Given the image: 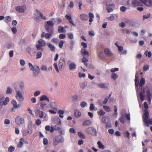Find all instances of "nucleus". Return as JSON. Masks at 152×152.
<instances>
[{
    "instance_id": "obj_1",
    "label": "nucleus",
    "mask_w": 152,
    "mask_h": 152,
    "mask_svg": "<svg viewBox=\"0 0 152 152\" xmlns=\"http://www.w3.org/2000/svg\"><path fill=\"white\" fill-rule=\"evenodd\" d=\"M17 84H15L14 85V89L16 93L15 97L16 99L19 102H22L24 98V93L22 91H20L17 87Z\"/></svg>"
},
{
    "instance_id": "obj_2",
    "label": "nucleus",
    "mask_w": 152,
    "mask_h": 152,
    "mask_svg": "<svg viewBox=\"0 0 152 152\" xmlns=\"http://www.w3.org/2000/svg\"><path fill=\"white\" fill-rule=\"evenodd\" d=\"M144 116L143 117V120L147 126H149L150 125H152V119L148 118L149 113L148 111L145 110L144 111Z\"/></svg>"
},
{
    "instance_id": "obj_3",
    "label": "nucleus",
    "mask_w": 152,
    "mask_h": 152,
    "mask_svg": "<svg viewBox=\"0 0 152 152\" xmlns=\"http://www.w3.org/2000/svg\"><path fill=\"white\" fill-rule=\"evenodd\" d=\"M36 13H35L34 16V20L37 21L40 20V17L44 20H46V17L44 16L43 14L39 10H36Z\"/></svg>"
},
{
    "instance_id": "obj_4",
    "label": "nucleus",
    "mask_w": 152,
    "mask_h": 152,
    "mask_svg": "<svg viewBox=\"0 0 152 152\" xmlns=\"http://www.w3.org/2000/svg\"><path fill=\"white\" fill-rule=\"evenodd\" d=\"M64 141V139L63 137L61 136H58L56 137L53 141V145L56 146L58 143H62Z\"/></svg>"
},
{
    "instance_id": "obj_5",
    "label": "nucleus",
    "mask_w": 152,
    "mask_h": 152,
    "mask_svg": "<svg viewBox=\"0 0 152 152\" xmlns=\"http://www.w3.org/2000/svg\"><path fill=\"white\" fill-rule=\"evenodd\" d=\"M4 97L3 95H0V109L2 107L3 105H6L7 104V103L9 101V98L8 97L6 98L4 100Z\"/></svg>"
},
{
    "instance_id": "obj_6",
    "label": "nucleus",
    "mask_w": 152,
    "mask_h": 152,
    "mask_svg": "<svg viewBox=\"0 0 152 152\" xmlns=\"http://www.w3.org/2000/svg\"><path fill=\"white\" fill-rule=\"evenodd\" d=\"M15 122L19 126H23L24 123V119L20 116H18L15 118Z\"/></svg>"
},
{
    "instance_id": "obj_7",
    "label": "nucleus",
    "mask_w": 152,
    "mask_h": 152,
    "mask_svg": "<svg viewBox=\"0 0 152 152\" xmlns=\"http://www.w3.org/2000/svg\"><path fill=\"white\" fill-rule=\"evenodd\" d=\"M85 131L87 133L91 135L96 136L97 135L96 131V129L93 127H88L86 129Z\"/></svg>"
},
{
    "instance_id": "obj_8",
    "label": "nucleus",
    "mask_w": 152,
    "mask_h": 152,
    "mask_svg": "<svg viewBox=\"0 0 152 152\" xmlns=\"http://www.w3.org/2000/svg\"><path fill=\"white\" fill-rule=\"evenodd\" d=\"M66 62L64 58L61 57L60 59L58 64L59 69L60 70H62L64 68Z\"/></svg>"
},
{
    "instance_id": "obj_9",
    "label": "nucleus",
    "mask_w": 152,
    "mask_h": 152,
    "mask_svg": "<svg viewBox=\"0 0 152 152\" xmlns=\"http://www.w3.org/2000/svg\"><path fill=\"white\" fill-rule=\"evenodd\" d=\"M36 49L34 47L30 46L28 47L26 49V50L31 56H33L36 53Z\"/></svg>"
},
{
    "instance_id": "obj_10",
    "label": "nucleus",
    "mask_w": 152,
    "mask_h": 152,
    "mask_svg": "<svg viewBox=\"0 0 152 152\" xmlns=\"http://www.w3.org/2000/svg\"><path fill=\"white\" fill-rule=\"evenodd\" d=\"M16 10L20 13H23L26 10V7L24 6H17L15 7Z\"/></svg>"
},
{
    "instance_id": "obj_11",
    "label": "nucleus",
    "mask_w": 152,
    "mask_h": 152,
    "mask_svg": "<svg viewBox=\"0 0 152 152\" xmlns=\"http://www.w3.org/2000/svg\"><path fill=\"white\" fill-rule=\"evenodd\" d=\"M142 4L149 7H152V0H140Z\"/></svg>"
},
{
    "instance_id": "obj_12",
    "label": "nucleus",
    "mask_w": 152,
    "mask_h": 152,
    "mask_svg": "<svg viewBox=\"0 0 152 152\" xmlns=\"http://www.w3.org/2000/svg\"><path fill=\"white\" fill-rule=\"evenodd\" d=\"M132 3L133 6L134 7L142 6H143L142 3L140 1V0L138 1L137 0H133L132 1Z\"/></svg>"
},
{
    "instance_id": "obj_13",
    "label": "nucleus",
    "mask_w": 152,
    "mask_h": 152,
    "mask_svg": "<svg viewBox=\"0 0 152 152\" xmlns=\"http://www.w3.org/2000/svg\"><path fill=\"white\" fill-rule=\"evenodd\" d=\"M12 104L13 105V107L12 109V112H15V109L18 108L20 107V105L18 104L14 100H12Z\"/></svg>"
},
{
    "instance_id": "obj_14",
    "label": "nucleus",
    "mask_w": 152,
    "mask_h": 152,
    "mask_svg": "<svg viewBox=\"0 0 152 152\" xmlns=\"http://www.w3.org/2000/svg\"><path fill=\"white\" fill-rule=\"evenodd\" d=\"M36 113H38L39 114V117L41 118H45L46 117V114L43 111H40V110L39 109H37V111L35 112Z\"/></svg>"
},
{
    "instance_id": "obj_15",
    "label": "nucleus",
    "mask_w": 152,
    "mask_h": 152,
    "mask_svg": "<svg viewBox=\"0 0 152 152\" xmlns=\"http://www.w3.org/2000/svg\"><path fill=\"white\" fill-rule=\"evenodd\" d=\"M80 53L83 57H88L89 56V53L85 49H81L80 50Z\"/></svg>"
},
{
    "instance_id": "obj_16",
    "label": "nucleus",
    "mask_w": 152,
    "mask_h": 152,
    "mask_svg": "<svg viewBox=\"0 0 152 152\" xmlns=\"http://www.w3.org/2000/svg\"><path fill=\"white\" fill-rule=\"evenodd\" d=\"M40 71V69L39 66H37L35 67V69L33 70V75L34 76L37 77Z\"/></svg>"
},
{
    "instance_id": "obj_17",
    "label": "nucleus",
    "mask_w": 152,
    "mask_h": 152,
    "mask_svg": "<svg viewBox=\"0 0 152 152\" xmlns=\"http://www.w3.org/2000/svg\"><path fill=\"white\" fill-rule=\"evenodd\" d=\"M45 28L47 32L53 34V27L45 25Z\"/></svg>"
},
{
    "instance_id": "obj_18",
    "label": "nucleus",
    "mask_w": 152,
    "mask_h": 152,
    "mask_svg": "<svg viewBox=\"0 0 152 152\" xmlns=\"http://www.w3.org/2000/svg\"><path fill=\"white\" fill-rule=\"evenodd\" d=\"M145 91L143 89L139 94L140 98L142 101H143L145 97Z\"/></svg>"
},
{
    "instance_id": "obj_19",
    "label": "nucleus",
    "mask_w": 152,
    "mask_h": 152,
    "mask_svg": "<svg viewBox=\"0 0 152 152\" xmlns=\"http://www.w3.org/2000/svg\"><path fill=\"white\" fill-rule=\"evenodd\" d=\"M41 107L42 108L43 110L45 111L46 110V109L48 107L46 104L44 102H41L40 104Z\"/></svg>"
},
{
    "instance_id": "obj_20",
    "label": "nucleus",
    "mask_w": 152,
    "mask_h": 152,
    "mask_svg": "<svg viewBox=\"0 0 152 152\" xmlns=\"http://www.w3.org/2000/svg\"><path fill=\"white\" fill-rule=\"evenodd\" d=\"M105 54L107 56H111L112 55L113 53H111L110 50L108 49H105L104 50Z\"/></svg>"
},
{
    "instance_id": "obj_21",
    "label": "nucleus",
    "mask_w": 152,
    "mask_h": 152,
    "mask_svg": "<svg viewBox=\"0 0 152 152\" xmlns=\"http://www.w3.org/2000/svg\"><path fill=\"white\" fill-rule=\"evenodd\" d=\"M44 100H46L48 102L49 101V98L46 95H43L41 96L40 99V101H42Z\"/></svg>"
},
{
    "instance_id": "obj_22",
    "label": "nucleus",
    "mask_w": 152,
    "mask_h": 152,
    "mask_svg": "<svg viewBox=\"0 0 152 152\" xmlns=\"http://www.w3.org/2000/svg\"><path fill=\"white\" fill-rule=\"evenodd\" d=\"M91 123V122L89 120L85 121L83 123V126H88Z\"/></svg>"
},
{
    "instance_id": "obj_23",
    "label": "nucleus",
    "mask_w": 152,
    "mask_h": 152,
    "mask_svg": "<svg viewBox=\"0 0 152 152\" xmlns=\"http://www.w3.org/2000/svg\"><path fill=\"white\" fill-rule=\"evenodd\" d=\"M80 18L82 20H87L88 18L86 14H82L80 15Z\"/></svg>"
},
{
    "instance_id": "obj_24",
    "label": "nucleus",
    "mask_w": 152,
    "mask_h": 152,
    "mask_svg": "<svg viewBox=\"0 0 152 152\" xmlns=\"http://www.w3.org/2000/svg\"><path fill=\"white\" fill-rule=\"evenodd\" d=\"M80 87L82 89H84L87 86V83L86 82H81L79 84Z\"/></svg>"
},
{
    "instance_id": "obj_25",
    "label": "nucleus",
    "mask_w": 152,
    "mask_h": 152,
    "mask_svg": "<svg viewBox=\"0 0 152 152\" xmlns=\"http://www.w3.org/2000/svg\"><path fill=\"white\" fill-rule=\"evenodd\" d=\"M89 17V22H90L89 25H91V22L93 21V19L94 18V16L93 14L91 12H90L88 14Z\"/></svg>"
},
{
    "instance_id": "obj_26",
    "label": "nucleus",
    "mask_w": 152,
    "mask_h": 152,
    "mask_svg": "<svg viewBox=\"0 0 152 152\" xmlns=\"http://www.w3.org/2000/svg\"><path fill=\"white\" fill-rule=\"evenodd\" d=\"M145 80L144 78L142 77L140 80L139 86L141 87V89L142 90V87L144 86L145 84Z\"/></svg>"
},
{
    "instance_id": "obj_27",
    "label": "nucleus",
    "mask_w": 152,
    "mask_h": 152,
    "mask_svg": "<svg viewBox=\"0 0 152 152\" xmlns=\"http://www.w3.org/2000/svg\"><path fill=\"white\" fill-rule=\"evenodd\" d=\"M32 132V130L31 129H28L23 132V134L24 135H26L27 134H31Z\"/></svg>"
},
{
    "instance_id": "obj_28",
    "label": "nucleus",
    "mask_w": 152,
    "mask_h": 152,
    "mask_svg": "<svg viewBox=\"0 0 152 152\" xmlns=\"http://www.w3.org/2000/svg\"><path fill=\"white\" fill-rule=\"evenodd\" d=\"M38 42L39 45L42 47H44L45 45L46 42L45 41L42 39H40L39 40Z\"/></svg>"
},
{
    "instance_id": "obj_29",
    "label": "nucleus",
    "mask_w": 152,
    "mask_h": 152,
    "mask_svg": "<svg viewBox=\"0 0 152 152\" xmlns=\"http://www.w3.org/2000/svg\"><path fill=\"white\" fill-rule=\"evenodd\" d=\"M47 45L50 48V50L52 52H54L55 51V47L54 45H52L51 44L48 43L47 44Z\"/></svg>"
},
{
    "instance_id": "obj_30",
    "label": "nucleus",
    "mask_w": 152,
    "mask_h": 152,
    "mask_svg": "<svg viewBox=\"0 0 152 152\" xmlns=\"http://www.w3.org/2000/svg\"><path fill=\"white\" fill-rule=\"evenodd\" d=\"M54 25V22L52 21H47L45 25L47 26H50L53 27Z\"/></svg>"
},
{
    "instance_id": "obj_31",
    "label": "nucleus",
    "mask_w": 152,
    "mask_h": 152,
    "mask_svg": "<svg viewBox=\"0 0 152 152\" xmlns=\"http://www.w3.org/2000/svg\"><path fill=\"white\" fill-rule=\"evenodd\" d=\"M103 4L107 6V7H109L110 6H113L114 4H111L110 3V2L108 1H104L103 2Z\"/></svg>"
},
{
    "instance_id": "obj_32",
    "label": "nucleus",
    "mask_w": 152,
    "mask_h": 152,
    "mask_svg": "<svg viewBox=\"0 0 152 152\" xmlns=\"http://www.w3.org/2000/svg\"><path fill=\"white\" fill-rule=\"evenodd\" d=\"M76 66L75 64L74 63H72L69 64V69L70 70H73L76 68Z\"/></svg>"
},
{
    "instance_id": "obj_33",
    "label": "nucleus",
    "mask_w": 152,
    "mask_h": 152,
    "mask_svg": "<svg viewBox=\"0 0 152 152\" xmlns=\"http://www.w3.org/2000/svg\"><path fill=\"white\" fill-rule=\"evenodd\" d=\"M24 140V139L23 138H21L20 139V141L19 142L18 144L17 145V147L18 148H21L23 144V141Z\"/></svg>"
},
{
    "instance_id": "obj_34",
    "label": "nucleus",
    "mask_w": 152,
    "mask_h": 152,
    "mask_svg": "<svg viewBox=\"0 0 152 152\" xmlns=\"http://www.w3.org/2000/svg\"><path fill=\"white\" fill-rule=\"evenodd\" d=\"M75 116L77 117H79L81 115V113L77 110L75 111Z\"/></svg>"
},
{
    "instance_id": "obj_35",
    "label": "nucleus",
    "mask_w": 152,
    "mask_h": 152,
    "mask_svg": "<svg viewBox=\"0 0 152 152\" xmlns=\"http://www.w3.org/2000/svg\"><path fill=\"white\" fill-rule=\"evenodd\" d=\"M65 30L64 29L63 27L61 26H59L58 28V31L60 33L64 32Z\"/></svg>"
},
{
    "instance_id": "obj_36",
    "label": "nucleus",
    "mask_w": 152,
    "mask_h": 152,
    "mask_svg": "<svg viewBox=\"0 0 152 152\" xmlns=\"http://www.w3.org/2000/svg\"><path fill=\"white\" fill-rule=\"evenodd\" d=\"M97 144L98 145V147L99 148H102L104 149V147L103 145L101 142L99 141L97 142Z\"/></svg>"
},
{
    "instance_id": "obj_37",
    "label": "nucleus",
    "mask_w": 152,
    "mask_h": 152,
    "mask_svg": "<svg viewBox=\"0 0 152 152\" xmlns=\"http://www.w3.org/2000/svg\"><path fill=\"white\" fill-rule=\"evenodd\" d=\"M124 113L122 114V116L119 118V120L120 122L122 124H124Z\"/></svg>"
},
{
    "instance_id": "obj_38",
    "label": "nucleus",
    "mask_w": 152,
    "mask_h": 152,
    "mask_svg": "<svg viewBox=\"0 0 152 152\" xmlns=\"http://www.w3.org/2000/svg\"><path fill=\"white\" fill-rule=\"evenodd\" d=\"M109 119L107 117H103L102 119V123H107L109 122Z\"/></svg>"
},
{
    "instance_id": "obj_39",
    "label": "nucleus",
    "mask_w": 152,
    "mask_h": 152,
    "mask_svg": "<svg viewBox=\"0 0 152 152\" xmlns=\"http://www.w3.org/2000/svg\"><path fill=\"white\" fill-rule=\"evenodd\" d=\"M99 86L100 88H107V87L106 86V85L104 83H100L99 84Z\"/></svg>"
},
{
    "instance_id": "obj_40",
    "label": "nucleus",
    "mask_w": 152,
    "mask_h": 152,
    "mask_svg": "<svg viewBox=\"0 0 152 152\" xmlns=\"http://www.w3.org/2000/svg\"><path fill=\"white\" fill-rule=\"evenodd\" d=\"M118 77V75L115 73H113L111 75V78L115 80Z\"/></svg>"
},
{
    "instance_id": "obj_41",
    "label": "nucleus",
    "mask_w": 152,
    "mask_h": 152,
    "mask_svg": "<svg viewBox=\"0 0 152 152\" xmlns=\"http://www.w3.org/2000/svg\"><path fill=\"white\" fill-rule=\"evenodd\" d=\"M115 14H112L110 16V17H109L107 18V19H108L109 20H110L111 21H113L114 20V16L115 15Z\"/></svg>"
},
{
    "instance_id": "obj_42",
    "label": "nucleus",
    "mask_w": 152,
    "mask_h": 152,
    "mask_svg": "<svg viewBox=\"0 0 152 152\" xmlns=\"http://www.w3.org/2000/svg\"><path fill=\"white\" fill-rule=\"evenodd\" d=\"M41 69L42 71H48V69L47 66L45 65H42L41 67Z\"/></svg>"
},
{
    "instance_id": "obj_43",
    "label": "nucleus",
    "mask_w": 152,
    "mask_h": 152,
    "mask_svg": "<svg viewBox=\"0 0 152 152\" xmlns=\"http://www.w3.org/2000/svg\"><path fill=\"white\" fill-rule=\"evenodd\" d=\"M5 19L6 20L5 22L6 23H8L11 20V18L10 16H6L5 17Z\"/></svg>"
},
{
    "instance_id": "obj_44",
    "label": "nucleus",
    "mask_w": 152,
    "mask_h": 152,
    "mask_svg": "<svg viewBox=\"0 0 152 152\" xmlns=\"http://www.w3.org/2000/svg\"><path fill=\"white\" fill-rule=\"evenodd\" d=\"M42 56V52L40 51H38L37 52V56L36 57V59H37L41 58Z\"/></svg>"
},
{
    "instance_id": "obj_45",
    "label": "nucleus",
    "mask_w": 152,
    "mask_h": 152,
    "mask_svg": "<svg viewBox=\"0 0 152 152\" xmlns=\"http://www.w3.org/2000/svg\"><path fill=\"white\" fill-rule=\"evenodd\" d=\"M12 90L10 87H8L7 88L6 94H11L12 93Z\"/></svg>"
},
{
    "instance_id": "obj_46",
    "label": "nucleus",
    "mask_w": 152,
    "mask_h": 152,
    "mask_svg": "<svg viewBox=\"0 0 152 152\" xmlns=\"http://www.w3.org/2000/svg\"><path fill=\"white\" fill-rule=\"evenodd\" d=\"M78 135L81 138L84 139L85 138V136L81 132H78Z\"/></svg>"
},
{
    "instance_id": "obj_47",
    "label": "nucleus",
    "mask_w": 152,
    "mask_h": 152,
    "mask_svg": "<svg viewBox=\"0 0 152 152\" xmlns=\"http://www.w3.org/2000/svg\"><path fill=\"white\" fill-rule=\"evenodd\" d=\"M80 105L81 107L84 108L87 106V104L85 102H82L80 103Z\"/></svg>"
},
{
    "instance_id": "obj_48",
    "label": "nucleus",
    "mask_w": 152,
    "mask_h": 152,
    "mask_svg": "<svg viewBox=\"0 0 152 152\" xmlns=\"http://www.w3.org/2000/svg\"><path fill=\"white\" fill-rule=\"evenodd\" d=\"M151 15L150 13H148L146 15H144L143 16V20L145 19H148L149 18Z\"/></svg>"
},
{
    "instance_id": "obj_49",
    "label": "nucleus",
    "mask_w": 152,
    "mask_h": 152,
    "mask_svg": "<svg viewBox=\"0 0 152 152\" xmlns=\"http://www.w3.org/2000/svg\"><path fill=\"white\" fill-rule=\"evenodd\" d=\"M42 46L39 45H37L36 46V48L37 50H41L42 51L43 50V49L42 48Z\"/></svg>"
},
{
    "instance_id": "obj_50",
    "label": "nucleus",
    "mask_w": 152,
    "mask_h": 152,
    "mask_svg": "<svg viewBox=\"0 0 152 152\" xmlns=\"http://www.w3.org/2000/svg\"><path fill=\"white\" fill-rule=\"evenodd\" d=\"M103 108L106 111L109 112L111 111V109L108 107L106 106H103Z\"/></svg>"
},
{
    "instance_id": "obj_51",
    "label": "nucleus",
    "mask_w": 152,
    "mask_h": 152,
    "mask_svg": "<svg viewBox=\"0 0 152 152\" xmlns=\"http://www.w3.org/2000/svg\"><path fill=\"white\" fill-rule=\"evenodd\" d=\"M28 65L29 66V67L31 69V70H34V69H35V67H34V66L32 65V64L31 63H28Z\"/></svg>"
},
{
    "instance_id": "obj_52",
    "label": "nucleus",
    "mask_w": 152,
    "mask_h": 152,
    "mask_svg": "<svg viewBox=\"0 0 152 152\" xmlns=\"http://www.w3.org/2000/svg\"><path fill=\"white\" fill-rule=\"evenodd\" d=\"M65 41L63 40H61L59 43L58 46L60 48H61L63 47V44Z\"/></svg>"
},
{
    "instance_id": "obj_53",
    "label": "nucleus",
    "mask_w": 152,
    "mask_h": 152,
    "mask_svg": "<svg viewBox=\"0 0 152 152\" xmlns=\"http://www.w3.org/2000/svg\"><path fill=\"white\" fill-rule=\"evenodd\" d=\"M53 65L56 71L58 72H59V71L58 67V66L57 63H54Z\"/></svg>"
},
{
    "instance_id": "obj_54",
    "label": "nucleus",
    "mask_w": 152,
    "mask_h": 152,
    "mask_svg": "<svg viewBox=\"0 0 152 152\" xmlns=\"http://www.w3.org/2000/svg\"><path fill=\"white\" fill-rule=\"evenodd\" d=\"M19 86L21 90H22L23 89H25V85H24V84L23 83H20L19 84Z\"/></svg>"
},
{
    "instance_id": "obj_55",
    "label": "nucleus",
    "mask_w": 152,
    "mask_h": 152,
    "mask_svg": "<svg viewBox=\"0 0 152 152\" xmlns=\"http://www.w3.org/2000/svg\"><path fill=\"white\" fill-rule=\"evenodd\" d=\"M41 92L39 91H35L34 94L35 96H37L40 94Z\"/></svg>"
},
{
    "instance_id": "obj_56",
    "label": "nucleus",
    "mask_w": 152,
    "mask_h": 152,
    "mask_svg": "<svg viewBox=\"0 0 152 152\" xmlns=\"http://www.w3.org/2000/svg\"><path fill=\"white\" fill-rule=\"evenodd\" d=\"M127 9V8L126 7H124V6H122L120 8V10L122 12H125L126 10Z\"/></svg>"
},
{
    "instance_id": "obj_57",
    "label": "nucleus",
    "mask_w": 152,
    "mask_h": 152,
    "mask_svg": "<svg viewBox=\"0 0 152 152\" xmlns=\"http://www.w3.org/2000/svg\"><path fill=\"white\" fill-rule=\"evenodd\" d=\"M106 9L107 10V11L108 13H109L110 12H112L113 11V10L111 8H110L109 7H106Z\"/></svg>"
},
{
    "instance_id": "obj_58",
    "label": "nucleus",
    "mask_w": 152,
    "mask_h": 152,
    "mask_svg": "<svg viewBox=\"0 0 152 152\" xmlns=\"http://www.w3.org/2000/svg\"><path fill=\"white\" fill-rule=\"evenodd\" d=\"M58 41V39L57 38H53L51 42L56 44H57Z\"/></svg>"
},
{
    "instance_id": "obj_59",
    "label": "nucleus",
    "mask_w": 152,
    "mask_h": 152,
    "mask_svg": "<svg viewBox=\"0 0 152 152\" xmlns=\"http://www.w3.org/2000/svg\"><path fill=\"white\" fill-rule=\"evenodd\" d=\"M136 86V90L137 91H140V88H138V86H139V82L138 81L137 82V83H136V84H135Z\"/></svg>"
},
{
    "instance_id": "obj_60",
    "label": "nucleus",
    "mask_w": 152,
    "mask_h": 152,
    "mask_svg": "<svg viewBox=\"0 0 152 152\" xmlns=\"http://www.w3.org/2000/svg\"><path fill=\"white\" fill-rule=\"evenodd\" d=\"M20 65L22 66H23L26 64L25 61L23 59H20Z\"/></svg>"
},
{
    "instance_id": "obj_61",
    "label": "nucleus",
    "mask_w": 152,
    "mask_h": 152,
    "mask_svg": "<svg viewBox=\"0 0 152 152\" xmlns=\"http://www.w3.org/2000/svg\"><path fill=\"white\" fill-rule=\"evenodd\" d=\"M68 36L69 38L70 39H72L73 38V36L72 33H68Z\"/></svg>"
},
{
    "instance_id": "obj_62",
    "label": "nucleus",
    "mask_w": 152,
    "mask_h": 152,
    "mask_svg": "<svg viewBox=\"0 0 152 152\" xmlns=\"http://www.w3.org/2000/svg\"><path fill=\"white\" fill-rule=\"evenodd\" d=\"M78 98V96L76 95H75L72 96V101L74 102Z\"/></svg>"
},
{
    "instance_id": "obj_63",
    "label": "nucleus",
    "mask_w": 152,
    "mask_h": 152,
    "mask_svg": "<svg viewBox=\"0 0 152 152\" xmlns=\"http://www.w3.org/2000/svg\"><path fill=\"white\" fill-rule=\"evenodd\" d=\"M51 33H47L45 34V38L47 39H49L52 37Z\"/></svg>"
},
{
    "instance_id": "obj_64",
    "label": "nucleus",
    "mask_w": 152,
    "mask_h": 152,
    "mask_svg": "<svg viewBox=\"0 0 152 152\" xmlns=\"http://www.w3.org/2000/svg\"><path fill=\"white\" fill-rule=\"evenodd\" d=\"M118 68H114L113 69H112L110 70V72H111L114 73L116 71H118Z\"/></svg>"
}]
</instances>
